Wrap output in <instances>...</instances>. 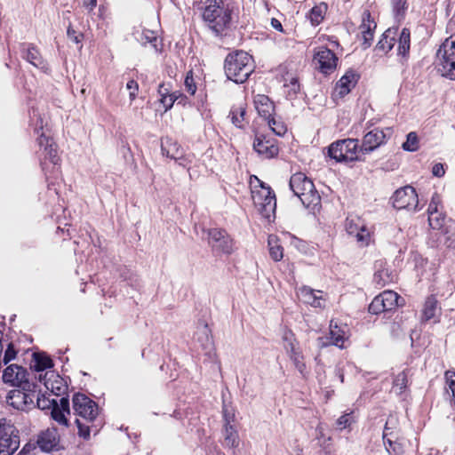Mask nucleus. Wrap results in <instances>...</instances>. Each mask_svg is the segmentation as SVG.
Here are the masks:
<instances>
[{
	"label": "nucleus",
	"mask_w": 455,
	"mask_h": 455,
	"mask_svg": "<svg viewBox=\"0 0 455 455\" xmlns=\"http://www.w3.org/2000/svg\"><path fill=\"white\" fill-rule=\"evenodd\" d=\"M410 31L403 28L399 36L398 42V54L403 58L406 57L410 51Z\"/></svg>",
	"instance_id": "obj_35"
},
{
	"label": "nucleus",
	"mask_w": 455,
	"mask_h": 455,
	"mask_svg": "<svg viewBox=\"0 0 455 455\" xmlns=\"http://www.w3.org/2000/svg\"><path fill=\"white\" fill-rule=\"evenodd\" d=\"M16 355V351L13 347L12 344H9L8 347L5 350L4 356V362L7 363L11 360H12Z\"/></svg>",
	"instance_id": "obj_58"
},
{
	"label": "nucleus",
	"mask_w": 455,
	"mask_h": 455,
	"mask_svg": "<svg viewBox=\"0 0 455 455\" xmlns=\"http://www.w3.org/2000/svg\"><path fill=\"white\" fill-rule=\"evenodd\" d=\"M73 409L78 416L88 422H92L98 415L97 404L82 394L74 395Z\"/></svg>",
	"instance_id": "obj_12"
},
{
	"label": "nucleus",
	"mask_w": 455,
	"mask_h": 455,
	"mask_svg": "<svg viewBox=\"0 0 455 455\" xmlns=\"http://www.w3.org/2000/svg\"><path fill=\"white\" fill-rule=\"evenodd\" d=\"M23 58L26 59L29 63L37 68L44 67V60L39 53V51L32 46L28 45L27 48L23 49Z\"/></svg>",
	"instance_id": "obj_30"
},
{
	"label": "nucleus",
	"mask_w": 455,
	"mask_h": 455,
	"mask_svg": "<svg viewBox=\"0 0 455 455\" xmlns=\"http://www.w3.org/2000/svg\"><path fill=\"white\" fill-rule=\"evenodd\" d=\"M395 32L392 29H387L382 36V38L379 41L376 48L379 51L384 52H389L395 45Z\"/></svg>",
	"instance_id": "obj_31"
},
{
	"label": "nucleus",
	"mask_w": 455,
	"mask_h": 455,
	"mask_svg": "<svg viewBox=\"0 0 455 455\" xmlns=\"http://www.w3.org/2000/svg\"><path fill=\"white\" fill-rule=\"evenodd\" d=\"M126 88L130 91L131 100H134L138 91V84L134 80H130L126 84Z\"/></svg>",
	"instance_id": "obj_59"
},
{
	"label": "nucleus",
	"mask_w": 455,
	"mask_h": 455,
	"mask_svg": "<svg viewBox=\"0 0 455 455\" xmlns=\"http://www.w3.org/2000/svg\"><path fill=\"white\" fill-rule=\"evenodd\" d=\"M298 297L303 303L309 304L314 307H323L325 306V299L322 291L303 286L299 289Z\"/></svg>",
	"instance_id": "obj_19"
},
{
	"label": "nucleus",
	"mask_w": 455,
	"mask_h": 455,
	"mask_svg": "<svg viewBox=\"0 0 455 455\" xmlns=\"http://www.w3.org/2000/svg\"><path fill=\"white\" fill-rule=\"evenodd\" d=\"M347 327H340L332 321L330 324L329 336L321 337L317 339V346L323 347L329 345H334L339 348L345 347V342L347 339Z\"/></svg>",
	"instance_id": "obj_16"
},
{
	"label": "nucleus",
	"mask_w": 455,
	"mask_h": 455,
	"mask_svg": "<svg viewBox=\"0 0 455 455\" xmlns=\"http://www.w3.org/2000/svg\"><path fill=\"white\" fill-rule=\"evenodd\" d=\"M196 339L204 348H208L212 346L211 330L207 324L203 323L198 326Z\"/></svg>",
	"instance_id": "obj_32"
},
{
	"label": "nucleus",
	"mask_w": 455,
	"mask_h": 455,
	"mask_svg": "<svg viewBox=\"0 0 455 455\" xmlns=\"http://www.w3.org/2000/svg\"><path fill=\"white\" fill-rule=\"evenodd\" d=\"M316 432H317V439L320 442V445L323 448H326L331 443V436L326 437L323 427L320 426L317 427Z\"/></svg>",
	"instance_id": "obj_53"
},
{
	"label": "nucleus",
	"mask_w": 455,
	"mask_h": 455,
	"mask_svg": "<svg viewBox=\"0 0 455 455\" xmlns=\"http://www.w3.org/2000/svg\"><path fill=\"white\" fill-rule=\"evenodd\" d=\"M38 449L37 440L35 437L34 439H30L20 451L18 455H30L34 454L35 451Z\"/></svg>",
	"instance_id": "obj_47"
},
{
	"label": "nucleus",
	"mask_w": 455,
	"mask_h": 455,
	"mask_svg": "<svg viewBox=\"0 0 455 455\" xmlns=\"http://www.w3.org/2000/svg\"><path fill=\"white\" fill-rule=\"evenodd\" d=\"M37 141L40 148H44V151L48 150V146L51 144V142H53V140L44 133L40 135Z\"/></svg>",
	"instance_id": "obj_55"
},
{
	"label": "nucleus",
	"mask_w": 455,
	"mask_h": 455,
	"mask_svg": "<svg viewBox=\"0 0 455 455\" xmlns=\"http://www.w3.org/2000/svg\"><path fill=\"white\" fill-rule=\"evenodd\" d=\"M290 188L306 207L316 205L320 200L313 181L302 172L294 173L291 177Z\"/></svg>",
	"instance_id": "obj_3"
},
{
	"label": "nucleus",
	"mask_w": 455,
	"mask_h": 455,
	"mask_svg": "<svg viewBox=\"0 0 455 455\" xmlns=\"http://www.w3.org/2000/svg\"><path fill=\"white\" fill-rule=\"evenodd\" d=\"M253 102L258 114L264 119L269 118L273 116L275 106L267 95L257 94L254 97Z\"/></svg>",
	"instance_id": "obj_24"
},
{
	"label": "nucleus",
	"mask_w": 455,
	"mask_h": 455,
	"mask_svg": "<svg viewBox=\"0 0 455 455\" xmlns=\"http://www.w3.org/2000/svg\"><path fill=\"white\" fill-rule=\"evenodd\" d=\"M283 347H284L286 352L288 353L289 356L291 355H293L294 353H297V352L299 351V348L297 347L296 340L295 341H291V342H289L287 344H284Z\"/></svg>",
	"instance_id": "obj_61"
},
{
	"label": "nucleus",
	"mask_w": 455,
	"mask_h": 455,
	"mask_svg": "<svg viewBox=\"0 0 455 455\" xmlns=\"http://www.w3.org/2000/svg\"><path fill=\"white\" fill-rule=\"evenodd\" d=\"M267 243L271 258L275 261L281 260L283 257V247L280 245L278 238L274 235H270L268 236Z\"/></svg>",
	"instance_id": "obj_33"
},
{
	"label": "nucleus",
	"mask_w": 455,
	"mask_h": 455,
	"mask_svg": "<svg viewBox=\"0 0 455 455\" xmlns=\"http://www.w3.org/2000/svg\"><path fill=\"white\" fill-rule=\"evenodd\" d=\"M184 84L188 92H189L191 95H194L196 93V86L192 76V71L187 73Z\"/></svg>",
	"instance_id": "obj_52"
},
{
	"label": "nucleus",
	"mask_w": 455,
	"mask_h": 455,
	"mask_svg": "<svg viewBox=\"0 0 455 455\" xmlns=\"http://www.w3.org/2000/svg\"><path fill=\"white\" fill-rule=\"evenodd\" d=\"M445 379L446 384L452 393L453 403L455 404V372L451 371H447L445 372Z\"/></svg>",
	"instance_id": "obj_51"
},
{
	"label": "nucleus",
	"mask_w": 455,
	"mask_h": 455,
	"mask_svg": "<svg viewBox=\"0 0 455 455\" xmlns=\"http://www.w3.org/2000/svg\"><path fill=\"white\" fill-rule=\"evenodd\" d=\"M253 68L252 57L245 52L236 51L226 57L224 65L226 76L236 84L245 82Z\"/></svg>",
	"instance_id": "obj_2"
},
{
	"label": "nucleus",
	"mask_w": 455,
	"mask_h": 455,
	"mask_svg": "<svg viewBox=\"0 0 455 455\" xmlns=\"http://www.w3.org/2000/svg\"><path fill=\"white\" fill-rule=\"evenodd\" d=\"M315 60L323 73H330L336 68L338 58L328 48L320 47L315 53Z\"/></svg>",
	"instance_id": "obj_18"
},
{
	"label": "nucleus",
	"mask_w": 455,
	"mask_h": 455,
	"mask_svg": "<svg viewBox=\"0 0 455 455\" xmlns=\"http://www.w3.org/2000/svg\"><path fill=\"white\" fill-rule=\"evenodd\" d=\"M158 93L160 98L167 97V95H171V90L166 84H161L158 88Z\"/></svg>",
	"instance_id": "obj_64"
},
{
	"label": "nucleus",
	"mask_w": 455,
	"mask_h": 455,
	"mask_svg": "<svg viewBox=\"0 0 455 455\" xmlns=\"http://www.w3.org/2000/svg\"><path fill=\"white\" fill-rule=\"evenodd\" d=\"M51 414L54 420L58 421L60 424L67 425L65 411L60 409L58 403L52 409Z\"/></svg>",
	"instance_id": "obj_49"
},
{
	"label": "nucleus",
	"mask_w": 455,
	"mask_h": 455,
	"mask_svg": "<svg viewBox=\"0 0 455 455\" xmlns=\"http://www.w3.org/2000/svg\"><path fill=\"white\" fill-rule=\"evenodd\" d=\"M358 140L347 139L333 142L328 148V155L337 162H348L358 159Z\"/></svg>",
	"instance_id": "obj_6"
},
{
	"label": "nucleus",
	"mask_w": 455,
	"mask_h": 455,
	"mask_svg": "<svg viewBox=\"0 0 455 455\" xmlns=\"http://www.w3.org/2000/svg\"><path fill=\"white\" fill-rule=\"evenodd\" d=\"M44 157L46 159H49L51 163H52L54 165L58 164L59 163V156L57 154V148L54 142H51V144L48 146V150H44Z\"/></svg>",
	"instance_id": "obj_48"
},
{
	"label": "nucleus",
	"mask_w": 455,
	"mask_h": 455,
	"mask_svg": "<svg viewBox=\"0 0 455 455\" xmlns=\"http://www.w3.org/2000/svg\"><path fill=\"white\" fill-rule=\"evenodd\" d=\"M440 230L443 236L444 244L449 248H455V221L448 220Z\"/></svg>",
	"instance_id": "obj_29"
},
{
	"label": "nucleus",
	"mask_w": 455,
	"mask_h": 455,
	"mask_svg": "<svg viewBox=\"0 0 455 455\" xmlns=\"http://www.w3.org/2000/svg\"><path fill=\"white\" fill-rule=\"evenodd\" d=\"M68 36L74 43L78 44L81 41L82 35L77 34L75 30L68 28Z\"/></svg>",
	"instance_id": "obj_63"
},
{
	"label": "nucleus",
	"mask_w": 455,
	"mask_h": 455,
	"mask_svg": "<svg viewBox=\"0 0 455 455\" xmlns=\"http://www.w3.org/2000/svg\"><path fill=\"white\" fill-rule=\"evenodd\" d=\"M402 148L405 151L414 152L419 148V139L416 132H410L407 135L406 141L403 143Z\"/></svg>",
	"instance_id": "obj_41"
},
{
	"label": "nucleus",
	"mask_w": 455,
	"mask_h": 455,
	"mask_svg": "<svg viewBox=\"0 0 455 455\" xmlns=\"http://www.w3.org/2000/svg\"><path fill=\"white\" fill-rule=\"evenodd\" d=\"M442 209L443 205L441 196L437 193H435L429 203L427 213H436V212H440Z\"/></svg>",
	"instance_id": "obj_45"
},
{
	"label": "nucleus",
	"mask_w": 455,
	"mask_h": 455,
	"mask_svg": "<svg viewBox=\"0 0 455 455\" xmlns=\"http://www.w3.org/2000/svg\"><path fill=\"white\" fill-rule=\"evenodd\" d=\"M223 418L225 421L224 426H232L231 422L234 421L235 415L226 406L223 408Z\"/></svg>",
	"instance_id": "obj_60"
},
{
	"label": "nucleus",
	"mask_w": 455,
	"mask_h": 455,
	"mask_svg": "<svg viewBox=\"0 0 455 455\" xmlns=\"http://www.w3.org/2000/svg\"><path fill=\"white\" fill-rule=\"evenodd\" d=\"M44 385L47 390H50L53 395L60 396L65 394L68 387L64 379L55 374L53 371L45 372L44 376Z\"/></svg>",
	"instance_id": "obj_21"
},
{
	"label": "nucleus",
	"mask_w": 455,
	"mask_h": 455,
	"mask_svg": "<svg viewBox=\"0 0 455 455\" xmlns=\"http://www.w3.org/2000/svg\"><path fill=\"white\" fill-rule=\"evenodd\" d=\"M375 28L376 24L371 20V13L368 11H364L362 15V24L359 29L363 36V44L366 46H369L373 39V30Z\"/></svg>",
	"instance_id": "obj_25"
},
{
	"label": "nucleus",
	"mask_w": 455,
	"mask_h": 455,
	"mask_svg": "<svg viewBox=\"0 0 455 455\" xmlns=\"http://www.w3.org/2000/svg\"><path fill=\"white\" fill-rule=\"evenodd\" d=\"M254 149L265 158H272L278 154V147L274 140L265 136H257L253 143Z\"/></svg>",
	"instance_id": "obj_20"
},
{
	"label": "nucleus",
	"mask_w": 455,
	"mask_h": 455,
	"mask_svg": "<svg viewBox=\"0 0 455 455\" xmlns=\"http://www.w3.org/2000/svg\"><path fill=\"white\" fill-rule=\"evenodd\" d=\"M203 19L209 28L219 36L229 26L231 11L223 0H205Z\"/></svg>",
	"instance_id": "obj_1"
},
{
	"label": "nucleus",
	"mask_w": 455,
	"mask_h": 455,
	"mask_svg": "<svg viewBox=\"0 0 455 455\" xmlns=\"http://www.w3.org/2000/svg\"><path fill=\"white\" fill-rule=\"evenodd\" d=\"M209 244L214 251L230 254L234 251V242L223 229L212 228L208 230Z\"/></svg>",
	"instance_id": "obj_13"
},
{
	"label": "nucleus",
	"mask_w": 455,
	"mask_h": 455,
	"mask_svg": "<svg viewBox=\"0 0 455 455\" xmlns=\"http://www.w3.org/2000/svg\"><path fill=\"white\" fill-rule=\"evenodd\" d=\"M355 236L356 237L358 242H361L363 244H368L370 240V231L366 228V227L363 224H362L359 228V230L355 233Z\"/></svg>",
	"instance_id": "obj_50"
},
{
	"label": "nucleus",
	"mask_w": 455,
	"mask_h": 455,
	"mask_svg": "<svg viewBox=\"0 0 455 455\" xmlns=\"http://www.w3.org/2000/svg\"><path fill=\"white\" fill-rule=\"evenodd\" d=\"M161 150L163 155L175 160L180 166L187 167L192 162L190 156H185L183 148L172 139L166 138L162 140Z\"/></svg>",
	"instance_id": "obj_14"
},
{
	"label": "nucleus",
	"mask_w": 455,
	"mask_h": 455,
	"mask_svg": "<svg viewBox=\"0 0 455 455\" xmlns=\"http://www.w3.org/2000/svg\"><path fill=\"white\" fill-rule=\"evenodd\" d=\"M362 224L359 218H347L346 220V230L349 235H355Z\"/></svg>",
	"instance_id": "obj_44"
},
{
	"label": "nucleus",
	"mask_w": 455,
	"mask_h": 455,
	"mask_svg": "<svg viewBox=\"0 0 455 455\" xmlns=\"http://www.w3.org/2000/svg\"><path fill=\"white\" fill-rule=\"evenodd\" d=\"M160 102L164 108V111H167L172 108L175 102V99L173 95H167V97L160 98Z\"/></svg>",
	"instance_id": "obj_56"
},
{
	"label": "nucleus",
	"mask_w": 455,
	"mask_h": 455,
	"mask_svg": "<svg viewBox=\"0 0 455 455\" xmlns=\"http://www.w3.org/2000/svg\"><path fill=\"white\" fill-rule=\"evenodd\" d=\"M432 172L435 176L436 177H442L444 175V169H443V165L440 163L438 164H435L434 166H433V169H432Z\"/></svg>",
	"instance_id": "obj_62"
},
{
	"label": "nucleus",
	"mask_w": 455,
	"mask_h": 455,
	"mask_svg": "<svg viewBox=\"0 0 455 455\" xmlns=\"http://www.w3.org/2000/svg\"><path fill=\"white\" fill-rule=\"evenodd\" d=\"M393 424V419H389L385 426V430L383 433V441L386 447L387 451L390 455H403L404 452V448L402 443L393 440L390 435H392V433L389 432V429H391L390 425Z\"/></svg>",
	"instance_id": "obj_22"
},
{
	"label": "nucleus",
	"mask_w": 455,
	"mask_h": 455,
	"mask_svg": "<svg viewBox=\"0 0 455 455\" xmlns=\"http://www.w3.org/2000/svg\"><path fill=\"white\" fill-rule=\"evenodd\" d=\"M291 360L293 362L296 369L300 372L304 373L306 370V363H304V357L300 351L294 353L290 355Z\"/></svg>",
	"instance_id": "obj_46"
},
{
	"label": "nucleus",
	"mask_w": 455,
	"mask_h": 455,
	"mask_svg": "<svg viewBox=\"0 0 455 455\" xmlns=\"http://www.w3.org/2000/svg\"><path fill=\"white\" fill-rule=\"evenodd\" d=\"M408 382L407 373L403 371L399 372L393 382V390L400 394L406 387Z\"/></svg>",
	"instance_id": "obj_40"
},
{
	"label": "nucleus",
	"mask_w": 455,
	"mask_h": 455,
	"mask_svg": "<svg viewBox=\"0 0 455 455\" xmlns=\"http://www.w3.org/2000/svg\"><path fill=\"white\" fill-rule=\"evenodd\" d=\"M447 220L442 211L436 212V213H428V223L433 229H441Z\"/></svg>",
	"instance_id": "obj_38"
},
{
	"label": "nucleus",
	"mask_w": 455,
	"mask_h": 455,
	"mask_svg": "<svg viewBox=\"0 0 455 455\" xmlns=\"http://www.w3.org/2000/svg\"><path fill=\"white\" fill-rule=\"evenodd\" d=\"M357 76L353 71H347L336 84L334 95L343 97L356 84Z\"/></svg>",
	"instance_id": "obj_23"
},
{
	"label": "nucleus",
	"mask_w": 455,
	"mask_h": 455,
	"mask_svg": "<svg viewBox=\"0 0 455 455\" xmlns=\"http://www.w3.org/2000/svg\"><path fill=\"white\" fill-rule=\"evenodd\" d=\"M29 391L18 387L8 392L6 396L7 403L13 408L20 411H28L35 407V399L36 396V385L33 383V388Z\"/></svg>",
	"instance_id": "obj_8"
},
{
	"label": "nucleus",
	"mask_w": 455,
	"mask_h": 455,
	"mask_svg": "<svg viewBox=\"0 0 455 455\" xmlns=\"http://www.w3.org/2000/svg\"><path fill=\"white\" fill-rule=\"evenodd\" d=\"M36 405L41 410H46V409H52L53 406L57 403V401L55 399H50L49 397H46L44 395H42L39 396L36 394Z\"/></svg>",
	"instance_id": "obj_42"
},
{
	"label": "nucleus",
	"mask_w": 455,
	"mask_h": 455,
	"mask_svg": "<svg viewBox=\"0 0 455 455\" xmlns=\"http://www.w3.org/2000/svg\"><path fill=\"white\" fill-rule=\"evenodd\" d=\"M38 449L43 452H52L60 448V436L55 427H48L39 432L36 436Z\"/></svg>",
	"instance_id": "obj_15"
},
{
	"label": "nucleus",
	"mask_w": 455,
	"mask_h": 455,
	"mask_svg": "<svg viewBox=\"0 0 455 455\" xmlns=\"http://www.w3.org/2000/svg\"><path fill=\"white\" fill-rule=\"evenodd\" d=\"M224 445L228 448H236L239 445V435L234 426H224L222 431Z\"/></svg>",
	"instance_id": "obj_28"
},
{
	"label": "nucleus",
	"mask_w": 455,
	"mask_h": 455,
	"mask_svg": "<svg viewBox=\"0 0 455 455\" xmlns=\"http://www.w3.org/2000/svg\"><path fill=\"white\" fill-rule=\"evenodd\" d=\"M440 315L441 307L438 306V301L433 296L428 297L423 305L422 320L427 322L434 319L435 322H437Z\"/></svg>",
	"instance_id": "obj_26"
},
{
	"label": "nucleus",
	"mask_w": 455,
	"mask_h": 455,
	"mask_svg": "<svg viewBox=\"0 0 455 455\" xmlns=\"http://www.w3.org/2000/svg\"><path fill=\"white\" fill-rule=\"evenodd\" d=\"M19 447L18 429L5 419L0 420V455H12Z\"/></svg>",
	"instance_id": "obj_7"
},
{
	"label": "nucleus",
	"mask_w": 455,
	"mask_h": 455,
	"mask_svg": "<svg viewBox=\"0 0 455 455\" xmlns=\"http://www.w3.org/2000/svg\"><path fill=\"white\" fill-rule=\"evenodd\" d=\"M438 70L443 76L455 79V37L450 36L436 52Z\"/></svg>",
	"instance_id": "obj_4"
},
{
	"label": "nucleus",
	"mask_w": 455,
	"mask_h": 455,
	"mask_svg": "<svg viewBox=\"0 0 455 455\" xmlns=\"http://www.w3.org/2000/svg\"><path fill=\"white\" fill-rule=\"evenodd\" d=\"M387 134L378 128L368 132L363 139L360 152L368 154L386 143Z\"/></svg>",
	"instance_id": "obj_17"
},
{
	"label": "nucleus",
	"mask_w": 455,
	"mask_h": 455,
	"mask_svg": "<svg viewBox=\"0 0 455 455\" xmlns=\"http://www.w3.org/2000/svg\"><path fill=\"white\" fill-rule=\"evenodd\" d=\"M245 107L243 104L234 106L230 111V116L232 123L239 128L243 127Z\"/></svg>",
	"instance_id": "obj_34"
},
{
	"label": "nucleus",
	"mask_w": 455,
	"mask_h": 455,
	"mask_svg": "<svg viewBox=\"0 0 455 455\" xmlns=\"http://www.w3.org/2000/svg\"><path fill=\"white\" fill-rule=\"evenodd\" d=\"M267 121V124L269 128L275 132L276 135H283L286 132V127L284 124L277 120H275L274 117H269L266 119Z\"/></svg>",
	"instance_id": "obj_43"
},
{
	"label": "nucleus",
	"mask_w": 455,
	"mask_h": 455,
	"mask_svg": "<svg viewBox=\"0 0 455 455\" xmlns=\"http://www.w3.org/2000/svg\"><path fill=\"white\" fill-rule=\"evenodd\" d=\"M325 11L326 5L324 4H322L312 8L309 13V19L311 23L315 26L318 25L323 20Z\"/></svg>",
	"instance_id": "obj_39"
},
{
	"label": "nucleus",
	"mask_w": 455,
	"mask_h": 455,
	"mask_svg": "<svg viewBox=\"0 0 455 455\" xmlns=\"http://www.w3.org/2000/svg\"><path fill=\"white\" fill-rule=\"evenodd\" d=\"M355 422V417L354 415V411L347 412L343 415H341L337 420H336V427L337 429L341 431L343 429H346L347 427H350L352 424Z\"/></svg>",
	"instance_id": "obj_37"
},
{
	"label": "nucleus",
	"mask_w": 455,
	"mask_h": 455,
	"mask_svg": "<svg viewBox=\"0 0 455 455\" xmlns=\"http://www.w3.org/2000/svg\"><path fill=\"white\" fill-rule=\"evenodd\" d=\"M133 34H134L136 39L139 42H140V44H142L144 45H146L147 44H149L156 52L158 51V48H157L158 38H157L156 31H153L150 29H142V30L136 29Z\"/></svg>",
	"instance_id": "obj_27"
},
{
	"label": "nucleus",
	"mask_w": 455,
	"mask_h": 455,
	"mask_svg": "<svg viewBox=\"0 0 455 455\" xmlns=\"http://www.w3.org/2000/svg\"><path fill=\"white\" fill-rule=\"evenodd\" d=\"M77 427L79 429V435L84 438H87L90 435V427L85 426L81 419H76Z\"/></svg>",
	"instance_id": "obj_57"
},
{
	"label": "nucleus",
	"mask_w": 455,
	"mask_h": 455,
	"mask_svg": "<svg viewBox=\"0 0 455 455\" xmlns=\"http://www.w3.org/2000/svg\"><path fill=\"white\" fill-rule=\"evenodd\" d=\"M52 366L50 357L43 354H34V368L36 371H43Z\"/></svg>",
	"instance_id": "obj_36"
},
{
	"label": "nucleus",
	"mask_w": 455,
	"mask_h": 455,
	"mask_svg": "<svg viewBox=\"0 0 455 455\" xmlns=\"http://www.w3.org/2000/svg\"><path fill=\"white\" fill-rule=\"evenodd\" d=\"M251 197L259 212L270 220L275 216L276 208L275 196L270 187L261 182L259 189H252Z\"/></svg>",
	"instance_id": "obj_5"
},
{
	"label": "nucleus",
	"mask_w": 455,
	"mask_h": 455,
	"mask_svg": "<svg viewBox=\"0 0 455 455\" xmlns=\"http://www.w3.org/2000/svg\"><path fill=\"white\" fill-rule=\"evenodd\" d=\"M407 0H392L394 12L400 15L406 9Z\"/></svg>",
	"instance_id": "obj_54"
},
{
	"label": "nucleus",
	"mask_w": 455,
	"mask_h": 455,
	"mask_svg": "<svg viewBox=\"0 0 455 455\" xmlns=\"http://www.w3.org/2000/svg\"><path fill=\"white\" fill-rule=\"evenodd\" d=\"M391 199L393 206L398 210L416 211L418 208V194L411 186L398 188Z\"/></svg>",
	"instance_id": "obj_10"
},
{
	"label": "nucleus",
	"mask_w": 455,
	"mask_h": 455,
	"mask_svg": "<svg viewBox=\"0 0 455 455\" xmlns=\"http://www.w3.org/2000/svg\"><path fill=\"white\" fill-rule=\"evenodd\" d=\"M399 295L393 291H384L373 299L369 306V312L378 315L384 311L392 310L399 305Z\"/></svg>",
	"instance_id": "obj_11"
},
{
	"label": "nucleus",
	"mask_w": 455,
	"mask_h": 455,
	"mask_svg": "<svg viewBox=\"0 0 455 455\" xmlns=\"http://www.w3.org/2000/svg\"><path fill=\"white\" fill-rule=\"evenodd\" d=\"M2 379L5 384L23 388V390L29 391V388H33V382L28 380L27 370L17 364L7 366L3 372Z\"/></svg>",
	"instance_id": "obj_9"
}]
</instances>
